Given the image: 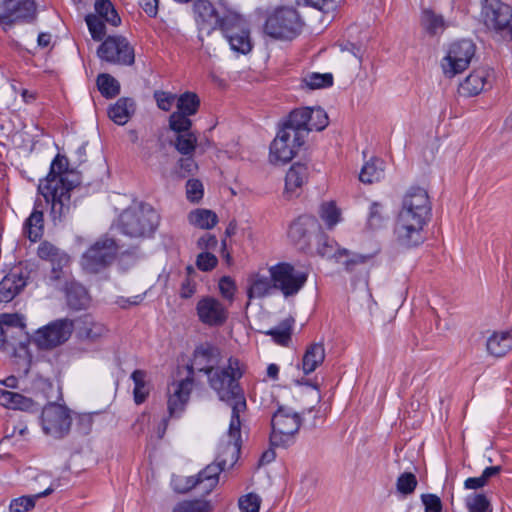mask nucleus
Instances as JSON below:
<instances>
[{
	"label": "nucleus",
	"instance_id": "obj_40",
	"mask_svg": "<svg viewBox=\"0 0 512 512\" xmlns=\"http://www.w3.org/2000/svg\"><path fill=\"white\" fill-rule=\"evenodd\" d=\"M0 323L7 331V334L13 335L14 339L17 334L21 333L25 328L24 318L22 315L14 313H4L0 315Z\"/></svg>",
	"mask_w": 512,
	"mask_h": 512
},
{
	"label": "nucleus",
	"instance_id": "obj_15",
	"mask_svg": "<svg viewBox=\"0 0 512 512\" xmlns=\"http://www.w3.org/2000/svg\"><path fill=\"white\" fill-rule=\"evenodd\" d=\"M97 54L100 59L117 65L134 64V48L123 36H109L99 46Z\"/></svg>",
	"mask_w": 512,
	"mask_h": 512
},
{
	"label": "nucleus",
	"instance_id": "obj_13",
	"mask_svg": "<svg viewBox=\"0 0 512 512\" xmlns=\"http://www.w3.org/2000/svg\"><path fill=\"white\" fill-rule=\"evenodd\" d=\"M475 51V44L471 40L463 39L452 43L442 60L444 74L451 78L463 72L469 66Z\"/></svg>",
	"mask_w": 512,
	"mask_h": 512
},
{
	"label": "nucleus",
	"instance_id": "obj_12",
	"mask_svg": "<svg viewBox=\"0 0 512 512\" xmlns=\"http://www.w3.org/2000/svg\"><path fill=\"white\" fill-rule=\"evenodd\" d=\"M270 442L273 446L288 445L301 426V418L288 408H279L272 417Z\"/></svg>",
	"mask_w": 512,
	"mask_h": 512
},
{
	"label": "nucleus",
	"instance_id": "obj_23",
	"mask_svg": "<svg viewBox=\"0 0 512 512\" xmlns=\"http://www.w3.org/2000/svg\"><path fill=\"white\" fill-rule=\"evenodd\" d=\"M25 286V273L19 267L13 268L0 282V302H10Z\"/></svg>",
	"mask_w": 512,
	"mask_h": 512
},
{
	"label": "nucleus",
	"instance_id": "obj_6",
	"mask_svg": "<svg viewBox=\"0 0 512 512\" xmlns=\"http://www.w3.org/2000/svg\"><path fill=\"white\" fill-rule=\"evenodd\" d=\"M159 214L149 204H137L125 209L119 216L118 228L131 238L151 236L159 224Z\"/></svg>",
	"mask_w": 512,
	"mask_h": 512
},
{
	"label": "nucleus",
	"instance_id": "obj_31",
	"mask_svg": "<svg viewBox=\"0 0 512 512\" xmlns=\"http://www.w3.org/2000/svg\"><path fill=\"white\" fill-rule=\"evenodd\" d=\"M225 469L223 465H220V462L216 461L207 465L196 475L204 493H210L216 487L219 481V474Z\"/></svg>",
	"mask_w": 512,
	"mask_h": 512
},
{
	"label": "nucleus",
	"instance_id": "obj_30",
	"mask_svg": "<svg viewBox=\"0 0 512 512\" xmlns=\"http://www.w3.org/2000/svg\"><path fill=\"white\" fill-rule=\"evenodd\" d=\"M67 304L74 310L86 309L90 303V297L86 288L79 283H70L66 289Z\"/></svg>",
	"mask_w": 512,
	"mask_h": 512
},
{
	"label": "nucleus",
	"instance_id": "obj_28",
	"mask_svg": "<svg viewBox=\"0 0 512 512\" xmlns=\"http://www.w3.org/2000/svg\"><path fill=\"white\" fill-rule=\"evenodd\" d=\"M135 104L130 98H120L109 108V118L118 125L126 124L134 113Z\"/></svg>",
	"mask_w": 512,
	"mask_h": 512
},
{
	"label": "nucleus",
	"instance_id": "obj_29",
	"mask_svg": "<svg viewBox=\"0 0 512 512\" xmlns=\"http://www.w3.org/2000/svg\"><path fill=\"white\" fill-rule=\"evenodd\" d=\"M309 169L305 163H294L288 170L285 178L286 192H294L296 189L302 187L307 181Z\"/></svg>",
	"mask_w": 512,
	"mask_h": 512
},
{
	"label": "nucleus",
	"instance_id": "obj_46",
	"mask_svg": "<svg viewBox=\"0 0 512 512\" xmlns=\"http://www.w3.org/2000/svg\"><path fill=\"white\" fill-rule=\"evenodd\" d=\"M79 333L82 338L94 342L105 336L107 329L101 323L85 320Z\"/></svg>",
	"mask_w": 512,
	"mask_h": 512
},
{
	"label": "nucleus",
	"instance_id": "obj_22",
	"mask_svg": "<svg viewBox=\"0 0 512 512\" xmlns=\"http://www.w3.org/2000/svg\"><path fill=\"white\" fill-rule=\"evenodd\" d=\"M493 73L487 68L472 71L459 85L458 92L464 97L476 96L492 86Z\"/></svg>",
	"mask_w": 512,
	"mask_h": 512
},
{
	"label": "nucleus",
	"instance_id": "obj_4",
	"mask_svg": "<svg viewBox=\"0 0 512 512\" xmlns=\"http://www.w3.org/2000/svg\"><path fill=\"white\" fill-rule=\"evenodd\" d=\"M431 215V202L426 189L414 186L403 196L395 233L401 245L413 247L423 243L424 227Z\"/></svg>",
	"mask_w": 512,
	"mask_h": 512
},
{
	"label": "nucleus",
	"instance_id": "obj_32",
	"mask_svg": "<svg viewBox=\"0 0 512 512\" xmlns=\"http://www.w3.org/2000/svg\"><path fill=\"white\" fill-rule=\"evenodd\" d=\"M317 238V253L322 257L332 258L335 257L338 261L343 256H349L350 253L346 249H339L337 243L330 239L328 236L324 234H319L316 236Z\"/></svg>",
	"mask_w": 512,
	"mask_h": 512
},
{
	"label": "nucleus",
	"instance_id": "obj_34",
	"mask_svg": "<svg viewBox=\"0 0 512 512\" xmlns=\"http://www.w3.org/2000/svg\"><path fill=\"white\" fill-rule=\"evenodd\" d=\"M189 222L200 229H211L217 222V215L208 209H195L188 215Z\"/></svg>",
	"mask_w": 512,
	"mask_h": 512
},
{
	"label": "nucleus",
	"instance_id": "obj_54",
	"mask_svg": "<svg viewBox=\"0 0 512 512\" xmlns=\"http://www.w3.org/2000/svg\"><path fill=\"white\" fill-rule=\"evenodd\" d=\"M385 219L383 207L377 202L372 203L367 219L368 226L371 229H378L383 226Z\"/></svg>",
	"mask_w": 512,
	"mask_h": 512
},
{
	"label": "nucleus",
	"instance_id": "obj_2",
	"mask_svg": "<svg viewBox=\"0 0 512 512\" xmlns=\"http://www.w3.org/2000/svg\"><path fill=\"white\" fill-rule=\"evenodd\" d=\"M327 125L328 115L320 107H303L291 111L270 145L271 163L284 164L292 160L304 145L309 132L321 131Z\"/></svg>",
	"mask_w": 512,
	"mask_h": 512
},
{
	"label": "nucleus",
	"instance_id": "obj_47",
	"mask_svg": "<svg viewBox=\"0 0 512 512\" xmlns=\"http://www.w3.org/2000/svg\"><path fill=\"white\" fill-rule=\"evenodd\" d=\"M319 214L329 229L341 221V212L334 202H326L320 206Z\"/></svg>",
	"mask_w": 512,
	"mask_h": 512
},
{
	"label": "nucleus",
	"instance_id": "obj_57",
	"mask_svg": "<svg viewBox=\"0 0 512 512\" xmlns=\"http://www.w3.org/2000/svg\"><path fill=\"white\" fill-rule=\"evenodd\" d=\"M218 264L217 257L210 252H201L196 258V266L199 270L208 272L213 270Z\"/></svg>",
	"mask_w": 512,
	"mask_h": 512
},
{
	"label": "nucleus",
	"instance_id": "obj_33",
	"mask_svg": "<svg viewBox=\"0 0 512 512\" xmlns=\"http://www.w3.org/2000/svg\"><path fill=\"white\" fill-rule=\"evenodd\" d=\"M384 170V161L379 158H372L362 167L359 179L366 184L378 182L384 177Z\"/></svg>",
	"mask_w": 512,
	"mask_h": 512
},
{
	"label": "nucleus",
	"instance_id": "obj_48",
	"mask_svg": "<svg viewBox=\"0 0 512 512\" xmlns=\"http://www.w3.org/2000/svg\"><path fill=\"white\" fill-rule=\"evenodd\" d=\"M189 115H184L181 112L174 111L169 116V127L172 131L176 132L177 135L181 133L191 132L192 121Z\"/></svg>",
	"mask_w": 512,
	"mask_h": 512
},
{
	"label": "nucleus",
	"instance_id": "obj_62",
	"mask_svg": "<svg viewBox=\"0 0 512 512\" xmlns=\"http://www.w3.org/2000/svg\"><path fill=\"white\" fill-rule=\"evenodd\" d=\"M218 245L217 238L212 234H204L197 241L198 249L202 250V252H209L210 250H215Z\"/></svg>",
	"mask_w": 512,
	"mask_h": 512
},
{
	"label": "nucleus",
	"instance_id": "obj_61",
	"mask_svg": "<svg viewBox=\"0 0 512 512\" xmlns=\"http://www.w3.org/2000/svg\"><path fill=\"white\" fill-rule=\"evenodd\" d=\"M185 156L186 157L181 158L178 162L181 177H186L189 174H193L197 170V164L192 155Z\"/></svg>",
	"mask_w": 512,
	"mask_h": 512
},
{
	"label": "nucleus",
	"instance_id": "obj_42",
	"mask_svg": "<svg viewBox=\"0 0 512 512\" xmlns=\"http://www.w3.org/2000/svg\"><path fill=\"white\" fill-rule=\"evenodd\" d=\"M131 379L134 382V390H133L134 400H135L136 404H141L146 400V398L149 394V390L147 388L146 381H145L146 372L143 370H135L131 374Z\"/></svg>",
	"mask_w": 512,
	"mask_h": 512
},
{
	"label": "nucleus",
	"instance_id": "obj_3",
	"mask_svg": "<svg viewBox=\"0 0 512 512\" xmlns=\"http://www.w3.org/2000/svg\"><path fill=\"white\" fill-rule=\"evenodd\" d=\"M196 21L201 34L209 35L220 28L232 50L246 54L251 51L250 30L244 18L239 14L226 10L223 15L207 0L194 3Z\"/></svg>",
	"mask_w": 512,
	"mask_h": 512
},
{
	"label": "nucleus",
	"instance_id": "obj_43",
	"mask_svg": "<svg viewBox=\"0 0 512 512\" xmlns=\"http://www.w3.org/2000/svg\"><path fill=\"white\" fill-rule=\"evenodd\" d=\"M174 146L182 155H193L197 147V137L192 131L178 134L175 138Z\"/></svg>",
	"mask_w": 512,
	"mask_h": 512
},
{
	"label": "nucleus",
	"instance_id": "obj_51",
	"mask_svg": "<svg viewBox=\"0 0 512 512\" xmlns=\"http://www.w3.org/2000/svg\"><path fill=\"white\" fill-rule=\"evenodd\" d=\"M417 484L418 481L413 473L404 472L398 477L396 488L400 494L410 495L415 491Z\"/></svg>",
	"mask_w": 512,
	"mask_h": 512
},
{
	"label": "nucleus",
	"instance_id": "obj_53",
	"mask_svg": "<svg viewBox=\"0 0 512 512\" xmlns=\"http://www.w3.org/2000/svg\"><path fill=\"white\" fill-rule=\"evenodd\" d=\"M261 497L256 493H248L239 498L238 506L241 512H259Z\"/></svg>",
	"mask_w": 512,
	"mask_h": 512
},
{
	"label": "nucleus",
	"instance_id": "obj_25",
	"mask_svg": "<svg viewBox=\"0 0 512 512\" xmlns=\"http://www.w3.org/2000/svg\"><path fill=\"white\" fill-rule=\"evenodd\" d=\"M325 348L323 343L308 345L301 361V369L305 375L314 372L325 360Z\"/></svg>",
	"mask_w": 512,
	"mask_h": 512
},
{
	"label": "nucleus",
	"instance_id": "obj_26",
	"mask_svg": "<svg viewBox=\"0 0 512 512\" xmlns=\"http://www.w3.org/2000/svg\"><path fill=\"white\" fill-rule=\"evenodd\" d=\"M247 296L249 300L253 298H263L270 294L274 289L272 278L259 273L253 274L248 279Z\"/></svg>",
	"mask_w": 512,
	"mask_h": 512
},
{
	"label": "nucleus",
	"instance_id": "obj_27",
	"mask_svg": "<svg viewBox=\"0 0 512 512\" xmlns=\"http://www.w3.org/2000/svg\"><path fill=\"white\" fill-rule=\"evenodd\" d=\"M487 351L496 357H502L512 349V333L495 332L487 340Z\"/></svg>",
	"mask_w": 512,
	"mask_h": 512
},
{
	"label": "nucleus",
	"instance_id": "obj_55",
	"mask_svg": "<svg viewBox=\"0 0 512 512\" xmlns=\"http://www.w3.org/2000/svg\"><path fill=\"white\" fill-rule=\"evenodd\" d=\"M86 23L94 40H101L105 36V25L103 19H100L96 15H88L86 17Z\"/></svg>",
	"mask_w": 512,
	"mask_h": 512
},
{
	"label": "nucleus",
	"instance_id": "obj_14",
	"mask_svg": "<svg viewBox=\"0 0 512 512\" xmlns=\"http://www.w3.org/2000/svg\"><path fill=\"white\" fill-rule=\"evenodd\" d=\"M73 332V322L67 318L58 319L39 328L33 335V342L40 349H52L65 343Z\"/></svg>",
	"mask_w": 512,
	"mask_h": 512
},
{
	"label": "nucleus",
	"instance_id": "obj_19",
	"mask_svg": "<svg viewBox=\"0 0 512 512\" xmlns=\"http://www.w3.org/2000/svg\"><path fill=\"white\" fill-rule=\"evenodd\" d=\"M241 424L242 417L238 418V423L234 427L229 424L227 433L228 440L220 443L216 461L220 462L226 469L234 466L237 462L241 448Z\"/></svg>",
	"mask_w": 512,
	"mask_h": 512
},
{
	"label": "nucleus",
	"instance_id": "obj_58",
	"mask_svg": "<svg viewBox=\"0 0 512 512\" xmlns=\"http://www.w3.org/2000/svg\"><path fill=\"white\" fill-rule=\"evenodd\" d=\"M187 199L191 202H197L203 197V185L199 180L190 179L186 184Z\"/></svg>",
	"mask_w": 512,
	"mask_h": 512
},
{
	"label": "nucleus",
	"instance_id": "obj_37",
	"mask_svg": "<svg viewBox=\"0 0 512 512\" xmlns=\"http://www.w3.org/2000/svg\"><path fill=\"white\" fill-rule=\"evenodd\" d=\"M53 492L51 487L45 491L35 494L33 496H22L11 501L9 510L10 512H27L35 506L36 499L48 496Z\"/></svg>",
	"mask_w": 512,
	"mask_h": 512
},
{
	"label": "nucleus",
	"instance_id": "obj_16",
	"mask_svg": "<svg viewBox=\"0 0 512 512\" xmlns=\"http://www.w3.org/2000/svg\"><path fill=\"white\" fill-rule=\"evenodd\" d=\"M35 17L33 0H5L0 6V25L4 29L16 23L33 21Z\"/></svg>",
	"mask_w": 512,
	"mask_h": 512
},
{
	"label": "nucleus",
	"instance_id": "obj_11",
	"mask_svg": "<svg viewBox=\"0 0 512 512\" xmlns=\"http://www.w3.org/2000/svg\"><path fill=\"white\" fill-rule=\"evenodd\" d=\"M40 422L46 435L55 439L64 438L71 428V411L64 404L49 402L42 409Z\"/></svg>",
	"mask_w": 512,
	"mask_h": 512
},
{
	"label": "nucleus",
	"instance_id": "obj_63",
	"mask_svg": "<svg viewBox=\"0 0 512 512\" xmlns=\"http://www.w3.org/2000/svg\"><path fill=\"white\" fill-rule=\"evenodd\" d=\"M371 259L370 255H362V254H353L351 257H348L343 265L345 266L346 271L352 272L355 269L356 265L364 264Z\"/></svg>",
	"mask_w": 512,
	"mask_h": 512
},
{
	"label": "nucleus",
	"instance_id": "obj_39",
	"mask_svg": "<svg viewBox=\"0 0 512 512\" xmlns=\"http://www.w3.org/2000/svg\"><path fill=\"white\" fill-rule=\"evenodd\" d=\"M421 24L431 35L442 32L445 28L443 17L428 9L422 12Z\"/></svg>",
	"mask_w": 512,
	"mask_h": 512
},
{
	"label": "nucleus",
	"instance_id": "obj_9",
	"mask_svg": "<svg viewBox=\"0 0 512 512\" xmlns=\"http://www.w3.org/2000/svg\"><path fill=\"white\" fill-rule=\"evenodd\" d=\"M302 27L303 22L295 9L280 8L267 18L264 31L272 38L291 40L300 34Z\"/></svg>",
	"mask_w": 512,
	"mask_h": 512
},
{
	"label": "nucleus",
	"instance_id": "obj_44",
	"mask_svg": "<svg viewBox=\"0 0 512 512\" xmlns=\"http://www.w3.org/2000/svg\"><path fill=\"white\" fill-rule=\"evenodd\" d=\"M37 254L41 259L51 262L61 263L68 261L67 255L65 253L47 241H44L39 245Z\"/></svg>",
	"mask_w": 512,
	"mask_h": 512
},
{
	"label": "nucleus",
	"instance_id": "obj_17",
	"mask_svg": "<svg viewBox=\"0 0 512 512\" xmlns=\"http://www.w3.org/2000/svg\"><path fill=\"white\" fill-rule=\"evenodd\" d=\"M194 388V379L188 374L185 379L171 383L167 388V409L169 417L179 418L185 411L191 392Z\"/></svg>",
	"mask_w": 512,
	"mask_h": 512
},
{
	"label": "nucleus",
	"instance_id": "obj_35",
	"mask_svg": "<svg viewBox=\"0 0 512 512\" xmlns=\"http://www.w3.org/2000/svg\"><path fill=\"white\" fill-rule=\"evenodd\" d=\"M293 324L294 319L286 318L276 327L266 331L265 334L271 336L277 344L286 346L291 340Z\"/></svg>",
	"mask_w": 512,
	"mask_h": 512
},
{
	"label": "nucleus",
	"instance_id": "obj_52",
	"mask_svg": "<svg viewBox=\"0 0 512 512\" xmlns=\"http://www.w3.org/2000/svg\"><path fill=\"white\" fill-rule=\"evenodd\" d=\"M172 486L178 493H187L201 485L196 476H176L172 479Z\"/></svg>",
	"mask_w": 512,
	"mask_h": 512
},
{
	"label": "nucleus",
	"instance_id": "obj_24",
	"mask_svg": "<svg viewBox=\"0 0 512 512\" xmlns=\"http://www.w3.org/2000/svg\"><path fill=\"white\" fill-rule=\"evenodd\" d=\"M0 405L8 409L30 412L37 411L39 408L31 398L6 388H0Z\"/></svg>",
	"mask_w": 512,
	"mask_h": 512
},
{
	"label": "nucleus",
	"instance_id": "obj_45",
	"mask_svg": "<svg viewBox=\"0 0 512 512\" xmlns=\"http://www.w3.org/2000/svg\"><path fill=\"white\" fill-rule=\"evenodd\" d=\"M211 505L203 499L183 500L176 503L172 512H211Z\"/></svg>",
	"mask_w": 512,
	"mask_h": 512
},
{
	"label": "nucleus",
	"instance_id": "obj_41",
	"mask_svg": "<svg viewBox=\"0 0 512 512\" xmlns=\"http://www.w3.org/2000/svg\"><path fill=\"white\" fill-rule=\"evenodd\" d=\"M97 87L105 98H113L120 92L119 82L109 74H100L97 77Z\"/></svg>",
	"mask_w": 512,
	"mask_h": 512
},
{
	"label": "nucleus",
	"instance_id": "obj_56",
	"mask_svg": "<svg viewBox=\"0 0 512 512\" xmlns=\"http://www.w3.org/2000/svg\"><path fill=\"white\" fill-rule=\"evenodd\" d=\"M154 99L159 109L163 111H170L173 105H176L177 95L166 91H155Z\"/></svg>",
	"mask_w": 512,
	"mask_h": 512
},
{
	"label": "nucleus",
	"instance_id": "obj_5",
	"mask_svg": "<svg viewBox=\"0 0 512 512\" xmlns=\"http://www.w3.org/2000/svg\"><path fill=\"white\" fill-rule=\"evenodd\" d=\"M244 374L243 364L234 357H230L225 365L219 366L208 374V384L216 392L219 400L231 408V426L238 423L247 410V402L239 380Z\"/></svg>",
	"mask_w": 512,
	"mask_h": 512
},
{
	"label": "nucleus",
	"instance_id": "obj_64",
	"mask_svg": "<svg viewBox=\"0 0 512 512\" xmlns=\"http://www.w3.org/2000/svg\"><path fill=\"white\" fill-rule=\"evenodd\" d=\"M196 292V283L189 278H186L180 288V296L181 298L188 299L191 298Z\"/></svg>",
	"mask_w": 512,
	"mask_h": 512
},
{
	"label": "nucleus",
	"instance_id": "obj_59",
	"mask_svg": "<svg viewBox=\"0 0 512 512\" xmlns=\"http://www.w3.org/2000/svg\"><path fill=\"white\" fill-rule=\"evenodd\" d=\"M219 291L223 298L232 302L236 291L235 282L229 276H223L219 280Z\"/></svg>",
	"mask_w": 512,
	"mask_h": 512
},
{
	"label": "nucleus",
	"instance_id": "obj_21",
	"mask_svg": "<svg viewBox=\"0 0 512 512\" xmlns=\"http://www.w3.org/2000/svg\"><path fill=\"white\" fill-rule=\"evenodd\" d=\"M196 312L199 320L208 326H221L228 317L227 308L219 300L210 296L198 301Z\"/></svg>",
	"mask_w": 512,
	"mask_h": 512
},
{
	"label": "nucleus",
	"instance_id": "obj_8",
	"mask_svg": "<svg viewBox=\"0 0 512 512\" xmlns=\"http://www.w3.org/2000/svg\"><path fill=\"white\" fill-rule=\"evenodd\" d=\"M118 251L114 238L102 236L82 255L81 266L89 273H98L115 261Z\"/></svg>",
	"mask_w": 512,
	"mask_h": 512
},
{
	"label": "nucleus",
	"instance_id": "obj_7",
	"mask_svg": "<svg viewBox=\"0 0 512 512\" xmlns=\"http://www.w3.org/2000/svg\"><path fill=\"white\" fill-rule=\"evenodd\" d=\"M485 26L504 41L512 40V7L500 0H483Z\"/></svg>",
	"mask_w": 512,
	"mask_h": 512
},
{
	"label": "nucleus",
	"instance_id": "obj_10",
	"mask_svg": "<svg viewBox=\"0 0 512 512\" xmlns=\"http://www.w3.org/2000/svg\"><path fill=\"white\" fill-rule=\"evenodd\" d=\"M274 289L281 291L285 297L296 295L306 284L308 273L297 269L290 263L281 262L269 267Z\"/></svg>",
	"mask_w": 512,
	"mask_h": 512
},
{
	"label": "nucleus",
	"instance_id": "obj_60",
	"mask_svg": "<svg viewBox=\"0 0 512 512\" xmlns=\"http://www.w3.org/2000/svg\"><path fill=\"white\" fill-rule=\"evenodd\" d=\"M421 499L425 506V512H441L442 503L438 496L434 494H423Z\"/></svg>",
	"mask_w": 512,
	"mask_h": 512
},
{
	"label": "nucleus",
	"instance_id": "obj_50",
	"mask_svg": "<svg viewBox=\"0 0 512 512\" xmlns=\"http://www.w3.org/2000/svg\"><path fill=\"white\" fill-rule=\"evenodd\" d=\"M303 83L309 89H320L330 87L333 84V76L331 73H309L303 78Z\"/></svg>",
	"mask_w": 512,
	"mask_h": 512
},
{
	"label": "nucleus",
	"instance_id": "obj_36",
	"mask_svg": "<svg viewBox=\"0 0 512 512\" xmlns=\"http://www.w3.org/2000/svg\"><path fill=\"white\" fill-rule=\"evenodd\" d=\"M200 107V99L194 92L187 91L177 96L176 108L177 112H181L184 115L193 116L195 115Z\"/></svg>",
	"mask_w": 512,
	"mask_h": 512
},
{
	"label": "nucleus",
	"instance_id": "obj_1",
	"mask_svg": "<svg viewBox=\"0 0 512 512\" xmlns=\"http://www.w3.org/2000/svg\"><path fill=\"white\" fill-rule=\"evenodd\" d=\"M79 176L68 169V159L58 154L50 165L46 178L40 180L38 192L44 202L37 198L33 210L23 223V234L31 242H37L44 234V209L51 204L53 221H61L71 210L70 192L79 184Z\"/></svg>",
	"mask_w": 512,
	"mask_h": 512
},
{
	"label": "nucleus",
	"instance_id": "obj_49",
	"mask_svg": "<svg viewBox=\"0 0 512 512\" xmlns=\"http://www.w3.org/2000/svg\"><path fill=\"white\" fill-rule=\"evenodd\" d=\"M465 503L469 512H492L490 502L484 494L472 493L466 497Z\"/></svg>",
	"mask_w": 512,
	"mask_h": 512
},
{
	"label": "nucleus",
	"instance_id": "obj_38",
	"mask_svg": "<svg viewBox=\"0 0 512 512\" xmlns=\"http://www.w3.org/2000/svg\"><path fill=\"white\" fill-rule=\"evenodd\" d=\"M95 11L100 19H103L112 26H118L121 19L113 4L109 0H96Z\"/></svg>",
	"mask_w": 512,
	"mask_h": 512
},
{
	"label": "nucleus",
	"instance_id": "obj_18",
	"mask_svg": "<svg viewBox=\"0 0 512 512\" xmlns=\"http://www.w3.org/2000/svg\"><path fill=\"white\" fill-rule=\"evenodd\" d=\"M321 227L318 220L309 215L298 217L289 227L288 237L300 249L310 246L313 237L320 233Z\"/></svg>",
	"mask_w": 512,
	"mask_h": 512
},
{
	"label": "nucleus",
	"instance_id": "obj_20",
	"mask_svg": "<svg viewBox=\"0 0 512 512\" xmlns=\"http://www.w3.org/2000/svg\"><path fill=\"white\" fill-rule=\"evenodd\" d=\"M221 361L220 349L212 344L204 343L195 349L192 364L187 369L192 377L194 370L203 372L208 376L209 373L221 366Z\"/></svg>",
	"mask_w": 512,
	"mask_h": 512
}]
</instances>
